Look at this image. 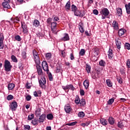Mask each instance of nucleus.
Returning a JSON list of instances; mask_svg holds the SVG:
<instances>
[{
  "mask_svg": "<svg viewBox=\"0 0 130 130\" xmlns=\"http://www.w3.org/2000/svg\"><path fill=\"white\" fill-rule=\"evenodd\" d=\"M32 54L35 60V62L36 64L37 72L38 73V76H44L43 71H42V69H41V66H40V58L39 57V54L36 50H34L32 51Z\"/></svg>",
  "mask_w": 130,
  "mask_h": 130,
  "instance_id": "obj_1",
  "label": "nucleus"
},
{
  "mask_svg": "<svg viewBox=\"0 0 130 130\" xmlns=\"http://www.w3.org/2000/svg\"><path fill=\"white\" fill-rule=\"evenodd\" d=\"M100 13L102 15V19L103 20L106 19V18L108 17V15L110 14L109 10H108V9L107 8L101 9Z\"/></svg>",
  "mask_w": 130,
  "mask_h": 130,
  "instance_id": "obj_2",
  "label": "nucleus"
},
{
  "mask_svg": "<svg viewBox=\"0 0 130 130\" xmlns=\"http://www.w3.org/2000/svg\"><path fill=\"white\" fill-rule=\"evenodd\" d=\"M4 68L6 72H11L13 66L11 64V62L8 60H5L4 62Z\"/></svg>",
  "mask_w": 130,
  "mask_h": 130,
  "instance_id": "obj_3",
  "label": "nucleus"
},
{
  "mask_svg": "<svg viewBox=\"0 0 130 130\" xmlns=\"http://www.w3.org/2000/svg\"><path fill=\"white\" fill-rule=\"evenodd\" d=\"M39 83L40 87L42 88V89H46V85H45V84H46V79L45 78V77H42L41 79L39 80Z\"/></svg>",
  "mask_w": 130,
  "mask_h": 130,
  "instance_id": "obj_4",
  "label": "nucleus"
},
{
  "mask_svg": "<svg viewBox=\"0 0 130 130\" xmlns=\"http://www.w3.org/2000/svg\"><path fill=\"white\" fill-rule=\"evenodd\" d=\"M74 13L75 16H77V17H80L81 18H82V17H84L85 15H86V11H79L76 10Z\"/></svg>",
  "mask_w": 130,
  "mask_h": 130,
  "instance_id": "obj_5",
  "label": "nucleus"
},
{
  "mask_svg": "<svg viewBox=\"0 0 130 130\" xmlns=\"http://www.w3.org/2000/svg\"><path fill=\"white\" fill-rule=\"evenodd\" d=\"M9 107L12 111H16L17 108L18 107L17 102H12L9 106Z\"/></svg>",
  "mask_w": 130,
  "mask_h": 130,
  "instance_id": "obj_6",
  "label": "nucleus"
},
{
  "mask_svg": "<svg viewBox=\"0 0 130 130\" xmlns=\"http://www.w3.org/2000/svg\"><path fill=\"white\" fill-rule=\"evenodd\" d=\"M42 67L45 72H47V74H48L49 72V69L48 68V64H47V62L46 61H43L42 62Z\"/></svg>",
  "mask_w": 130,
  "mask_h": 130,
  "instance_id": "obj_7",
  "label": "nucleus"
},
{
  "mask_svg": "<svg viewBox=\"0 0 130 130\" xmlns=\"http://www.w3.org/2000/svg\"><path fill=\"white\" fill-rule=\"evenodd\" d=\"M10 0H4V2L2 4V6L4 9H7V10L11 8L10 6Z\"/></svg>",
  "mask_w": 130,
  "mask_h": 130,
  "instance_id": "obj_8",
  "label": "nucleus"
},
{
  "mask_svg": "<svg viewBox=\"0 0 130 130\" xmlns=\"http://www.w3.org/2000/svg\"><path fill=\"white\" fill-rule=\"evenodd\" d=\"M56 27H57V23L55 22H51V31L53 33H54L56 31Z\"/></svg>",
  "mask_w": 130,
  "mask_h": 130,
  "instance_id": "obj_9",
  "label": "nucleus"
},
{
  "mask_svg": "<svg viewBox=\"0 0 130 130\" xmlns=\"http://www.w3.org/2000/svg\"><path fill=\"white\" fill-rule=\"evenodd\" d=\"M4 35L0 33V49H4Z\"/></svg>",
  "mask_w": 130,
  "mask_h": 130,
  "instance_id": "obj_10",
  "label": "nucleus"
},
{
  "mask_svg": "<svg viewBox=\"0 0 130 130\" xmlns=\"http://www.w3.org/2000/svg\"><path fill=\"white\" fill-rule=\"evenodd\" d=\"M21 27L23 29V33L26 34L28 32V27L27 26L25 22H21Z\"/></svg>",
  "mask_w": 130,
  "mask_h": 130,
  "instance_id": "obj_11",
  "label": "nucleus"
},
{
  "mask_svg": "<svg viewBox=\"0 0 130 130\" xmlns=\"http://www.w3.org/2000/svg\"><path fill=\"white\" fill-rule=\"evenodd\" d=\"M108 55L109 59H112L113 58V50L111 49H109L108 51Z\"/></svg>",
  "mask_w": 130,
  "mask_h": 130,
  "instance_id": "obj_12",
  "label": "nucleus"
},
{
  "mask_svg": "<svg viewBox=\"0 0 130 130\" xmlns=\"http://www.w3.org/2000/svg\"><path fill=\"white\" fill-rule=\"evenodd\" d=\"M119 40V39L118 38L115 39L116 45L117 49H120V48H121V42Z\"/></svg>",
  "mask_w": 130,
  "mask_h": 130,
  "instance_id": "obj_13",
  "label": "nucleus"
},
{
  "mask_svg": "<svg viewBox=\"0 0 130 130\" xmlns=\"http://www.w3.org/2000/svg\"><path fill=\"white\" fill-rule=\"evenodd\" d=\"M46 118V115L44 114H43L41 115L39 118L38 121L40 123L43 122L44 120H45V118Z\"/></svg>",
  "mask_w": 130,
  "mask_h": 130,
  "instance_id": "obj_14",
  "label": "nucleus"
},
{
  "mask_svg": "<svg viewBox=\"0 0 130 130\" xmlns=\"http://www.w3.org/2000/svg\"><path fill=\"white\" fill-rule=\"evenodd\" d=\"M62 41H68L70 40V37L69 36V34H64V37L61 39Z\"/></svg>",
  "mask_w": 130,
  "mask_h": 130,
  "instance_id": "obj_15",
  "label": "nucleus"
},
{
  "mask_svg": "<svg viewBox=\"0 0 130 130\" xmlns=\"http://www.w3.org/2000/svg\"><path fill=\"white\" fill-rule=\"evenodd\" d=\"M64 110L67 113H70L72 111V107L69 105L64 107Z\"/></svg>",
  "mask_w": 130,
  "mask_h": 130,
  "instance_id": "obj_16",
  "label": "nucleus"
},
{
  "mask_svg": "<svg viewBox=\"0 0 130 130\" xmlns=\"http://www.w3.org/2000/svg\"><path fill=\"white\" fill-rule=\"evenodd\" d=\"M126 32V30L124 29H120L118 31V35L120 37V36H122Z\"/></svg>",
  "mask_w": 130,
  "mask_h": 130,
  "instance_id": "obj_17",
  "label": "nucleus"
},
{
  "mask_svg": "<svg viewBox=\"0 0 130 130\" xmlns=\"http://www.w3.org/2000/svg\"><path fill=\"white\" fill-rule=\"evenodd\" d=\"M92 50L95 56H98V55H99V49H98V48L94 47L92 48Z\"/></svg>",
  "mask_w": 130,
  "mask_h": 130,
  "instance_id": "obj_18",
  "label": "nucleus"
},
{
  "mask_svg": "<svg viewBox=\"0 0 130 130\" xmlns=\"http://www.w3.org/2000/svg\"><path fill=\"white\" fill-rule=\"evenodd\" d=\"M125 7L126 9L127 14L129 15L130 14V3H129L128 4H125Z\"/></svg>",
  "mask_w": 130,
  "mask_h": 130,
  "instance_id": "obj_19",
  "label": "nucleus"
},
{
  "mask_svg": "<svg viewBox=\"0 0 130 130\" xmlns=\"http://www.w3.org/2000/svg\"><path fill=\"white\" fill-rule=\"evenodd\" d=\"M112 27H113L114 29L115 30H118V23L116 21H114L112 23Z\"/></svg>",
  "mask_w": 130,
  "mask_h": 130,
  "instance_id": "obj_20",
  "label": "nucleus"
},
{
  "mask_svg": "<svg viewBox=\"0 0 130 130\" xmlns=\"http://www.w3.org/2000/svg\"><path fill=\"white\" fill-rule=\"evenodd\" d=\"M90 84V82H89V80H85L83 82V85L85 88V89H88L89 88V85Z\"/></svg>",
  "mask_w": 130,
  "mask_h": 130,
  "instance_id": "obj_21",
  "label": "nucleus"
},
{
  "mask_svg": "<svg viewBox=\"0 0 130 130\" xmlns=\"http://www.w3.org/2000/svg\"><path fill=\"white\" fill-rule=\"evenodd\" d=\"M108 121H109V123H110V124H111V125H113V124H114V122H115V120H114V118H113L112 117H110L109 118Z\"/></svg>",
  "mask_w": 130,
  "mask_h": 130,
  "instance_id": "obj_22",
  "label": "nucleus"
},
{
  "mask_svg": "<svg viewBox=\"0 0 130 130\" xmlns=\"http://www.w3.org/2000/svg\"><path fill=\"white\" fill-rule=\"evenodd\" d=\"M65 9L67 11H70L71 10V2H67L65 6Z\"/></svg>",
  "mask_w": 130,
  "mask_h": 130,
  "instance_id": "obj_23",
  "label": "nucleus"
},
{
  "mask_svg": "<svg viewBox=\"0 0 130 130\" xmlns=\"http://www.w3.org/2000/svg\"><path fill=\"white\" fill-rule=\"evenodd\" d=\"M100 122L103 125H107V120H106V119H101Z\"/></svg>",
  "mask_w": 130,
  "mask_h": 130,
  "instance_id": "obj_24",
  "label": "nucleus"
},
{
  "mask_svg": "<svg viewBox=\"0 0 130 130\" xmlns=\"http://www.w3.org/2000/svg\"><path fill=\"white\" fill-rule=\"evenodd\" d=\"M15 88V84L14 83H9L8 86V89L9 90H13Z\"/></svg>",
  "mask_w": 130,
  "mask_h": 130,
  "instance_id": "obj_25",
  "label": "nucleus"
},
{
  "mask_svg": "<svg viewBox=\"0 0 130 130\" xmlns=\"http://www.w3.org/2000/svg\"><path fill=\"white\" fill-rule=\"evenodd\" d=\"M40 24V22H39V21H38V20L35 19L34 21L33 25L34 26H35V27H39Z\"/></svg>",
  "mask_w": 130,
  "mask_h": 130,
  "instance_id": "obj_26",
  "label": "nucleus"
},
{
  "mask_svg": "<svg viewBox=\"0 0 130 130\" xmlns=\"http://www.w3.org/2000/svg\"><path fill=\"white\" fill-rule=\"evenodd\" d=\"M79 104L80 106L83 107L86 105V101H85V99H82L80 100V102L79 103Z\"/></svg>",
  "mask_w": 130,
  "mask_h": 130,
  "instance_id": "obj_27",
  "label": "nucleus"
},
{
  "mask_svg": "<svg viewBox=\"0 0 130 130\" xmlns=\"http://www.w3.org/2000/svg\"><path fill=\"white\" fill-rule=\"evenodd\" d=\"M117 14L118 16H121L122 15V10L120 8H118L116 9Z\"/></svg>",
  "mask_w": 130,
  "mask_h": 130,
  "instance_id": "obj_28",
  "label": "nucleus"
},
{
  "mask_svg": "<svg viewBox=\"0 0 130 130\" xmlns=\"http://www.w3.org/2000/svg\"><path fill=\"white\" fill-rule=\"evenodd\" d=\"M90 123H91V121H88L84 123H82L81 124V126H83V127H85V126H88V125H89Z\"/></svg>",
  "mask_w": 130,
  "mask_h": 130,
  "instance_id": "obj_29",
  "label": "nucleus"
},
{
  "mask_svg": "<svg viewBox=\"0 0 130 130\" xmlns=\"http://www.w3.org/2000/svg\"><path fill=\"white\" fill-rule=\"evenodd\" d=\"M86 71L87 72L88 74L91 73V67H90V65L86 64Z\"/></svg>",
  "mask_w": 130,
  "mask_h": 130,
  "instance_id": "obj_30",
  "label": "nucleus"
},
{
  "mask_svg": "<svg viewBox=\"0 0 130 130\" xmlns=\"http://www.w3.org/2000/svg\"><path fill=\"white\" fill-rule=\"evenodd\" d=\"M47 118L49 120H52L53 119V115L52 114H48L47 115Z\"/></svg>",
  "mask_w": 130,
  "mask_h": 130,
  "instance_id": "obj_31",
  "label": "nucleus"
},
{
  "mask_svg": "<svg viewBox=\"0 0 130 130\" xmlns=\"http://www.w3.org/2000/svg\"><path fill=\"white\" fill-rule=\"evenodd\" d=\"M11 59L13 62H18V59H17V57H16L14 55L11 56Z\"/></svg>",
  "mask_w": 130,
  "mask_h": 130,
  "instance_id": "obj_32",
  "label": "nucleus"
},
{
  "mask_svg": "<svg viewBox=\"0 0 130 130\" xmlns=\"http://www.w3.org/2000/svg\"><path fill=\"white\" fill-rule=\"evenodd\" d=\"M71 9H72V12H74V13H75L76 11L78 10V8H77V6H75V5H72Z\"/></svg>",
  "mask_w": 130,
  "mask_h": 130,
  "instance_id": "obj_33",
  "label": "nucleus"
},
{
  "mask_svg": "<svg viewBox=\"0 0 130 130\" xmlns=\"http://www.w3.org/2000/svg\"><path fill=\"white\" fill-rule=\"evenodd\" d=\"M47 74H48L49 81H53V77H52V74H51V73L48 72V73H47Z\"/></svg>",
  "mask_w": 130,
  "mask_h": 130,
  "instance_id": "obj_34",
  "label": "nucleus"
},
{
  "mask_svg": "<svg viewBox=\"0 0 130 130\" xmlns=\"http://www.w3.org/2000/svg\"><path fill=\"white\" fill-rule=\"evenodd\" d=\"M107 85L108 87H112V83H111V81L109 79H107L106 80Z\"/></svg>",
  "mask_w": 130,
  "mask_h": 130,
  "instance_id": "obj_35",
  "label": "nucleus"
},
{
  "mask_svg": "<svg viewBox=\"0 0 130 130\" xmlns=\"http://www.w3.org/2000/svg\"><path fill=\"white\" fill-rule=\"evenodd\" d=\"M79 31H80V32H81V33H84V32H85V30H84V27H83L82 25H79Z\"/></svg>",
  "mask_w": 130,
  "mask_h": 130,
  "instance_id": "obj_36",
  "label": "nucleus"
},
{
  "mask_svg": "<svg viewBox=\"0 0 130 130\" xmlns=\"http://www.w3.org/2000/svg\"><path fill=\"white\" fill-rule=\"evenodd\" d=\"M85 53H86L85 49H82L79 52V55H81V56H83V55H85Z\"/></svg>",
  "mask_w": 130,
  "mask_h": 130,
  "instance_id": "obj_37",
  "label": "nucleus"
},
{
  "mask_svg": "<svg viewBox=\"0 0 130 130\" xmlns=\"http://www.w3.org/2000/svg\"><path fill=\"white\" fill-rule=\"evenodd\" d=\"M113 102H114V99H113V98L110 99L108 101V104L109 105H112Z\"/></svg>",
  "mask_w": 130,
  "mask_h": 130,
  "instance_id": "obj_38",
  "label": "nucleus"
},
{
  "mask_svg": "<svg viewBox=\"0 0 130 130\" xmlns=\"http://www.w3.org/2000/svg\"><path fill=\"white\" fill-rule=\"evenodd\" d=\"M52 18H53V21H54V22H57V21H59V17H58V16L53 15Z\"/></svg>",
  "mask_w": 130,
  "mask_h": 130,
  "instance_id": "obj_39",
  "label": "nucleus"
},
{
  "mask_svg": "<svg viewBox=\"0 0 130 130\" xmlns=\"http://www.w3.org/2000/svg\"><path fill=\"white\" fill-rule=\"evenodd\" d=\"M68 89L72 90V91H75V87L72 84L68 85Z\"/></svg>",
  "mask_w": 130,
  "mask_h": 130,
  "instance_id": "obj_40",
  "label": "nucleus"
},
{
  "mask_svg": "<svg viewBox=\"0 0 130 130\" xmlns=\"http://www.w3.org/2000/svg\"><path fill=\"white\" fill-rule=\"evenodd\" d=\"M77 123H78V122L75 121V122L67 123L66 124V125H69V126H73V125H76Z\"/></svg>",
  "mask_w": 130,
  "mask_h": 130,
  "instance_id": "obj_41",
  "label": "nucleus"
},
{
  "mask_svg": "<svg viewBox=\"0 0 130 130\" xmlns=\"http://www.w3.org/2000/svg\"><path fill=\"white\" fill-rule=\"evenodd\" d=\"M99 64L101 67H105V66L106 64V63H105V61H104V60H102L99 62Z\"/></svg>",
  "mask_w": 130,
  "mask_h": 130,
  "instance_id": "obj_42",
  "label": "nucleus"
},
{
  "mask_svg": "<svg viewBox=\"0 0 130 130\" xmlns=\"http://www.w3.org/2000/svg\"><path fill=\"white\" fill-rule=\"evenodd\" d=\"M7 99L8 101L13 100V99H14V96H13L12 94H9L7 96Z\"/></svg>",
  "mask_w": 130,
  "mask_h": 130,
  "instance_id": "obj_43",
  "label": "nucleus"
},
{
  "mask_svg": "<svg viewBox=\"0 0 130 130\" xmlns=\"http://www.w3.org/2000/svg\"><path fill=\"white\" fill-rule=\"evenodd\" d=\"M124 48L125 49H127L128 50H129L130 49V44L128 43H126L124 46Z\"/></svg>",
  "mask_w": 130,
  "mask_h": 130,
  "instance_id": "obj_44",
  "label": "nucleus"
},
{
  "mask_svg": "<svg viewBox=\"0 0 130 130\" xmlns=\"http://www.w3.org/2000/svg\"><path fill=\"white\" fill-rule=\"evenodd\" d=\"M51 53H47L46 54V58H47V59H50V58H51Z\"/></svg>",
  "mask_w": 130,
  "mask_h": 130,
  "instance_id": "obj_45",
  "label": "nucleus"
},
{
  "mask_svg": "<svg viewBox=\"0 0 130 130\" xmlns=\"http://www.w3.org/2000/svg\"><path fill=\"white\" fill-rule=\"evenodd\" d=\"M34 118V114H31V115H29L28 116V120H32Z\"/></svg>",
  "mask_w": 130,
  "mask_h": 130,
  "instance_id": "obj_46",
  "label": "nucleus"
},
{
  "mask_svg": "<svg viewBox=\"0 0 130 130\" xmlns=\"http://www.w3.org/2000/svg\"><path fill=\"white\" fill-rule=\"evenodd\" d=\"M25 87L26 89H31V87H32V85H31V84L29 83V82H27L25 84Z\"/></svg>",
  "mask_w": 130,
  "mask_h": 130,
  "instance_id": "obj_47",
  "label": "nucleus"
},
{
  "mask_svg": "<svg viewBox=\"0 0 130 130\" xmlns=\"http://www.w3.org/2000/svg\"><path fill=\"white\" fill-rule=\"evenodd\" d=\"M81 100H80V98L77 97L76 98L75 100V103L76 104H77V105H79V104H80Z\"/></svg>",
  "mask_w": 130,
  "mask_h": 130,
  "instance_id": "obj_48",
  "label": "nucleus"
},
{
  "mask_svg": "<svg viewBox=\"0 0 130 130\" xmlns=\"http://www.w3.org/2000/svg\"><path fill=\"white\" fill-rule=\"evenodd\" d=\"M31 122L34 125H37L38 124V120L35 119Z\"/></svg>",
  "mask_w": 130,
  "mask_h": 130,
  "instance_id": "obj_49",
  "label": "nucleus"
},
{
  "mask_svg": "<svg viewBox=\"0 0 130 130\" xmlns=\"http://www.w3.org/2000/svg\"><path fill=\"white\" fill-rule=\"evenodd\" d=\"M11 20L12 21V22H13L14 23H17L18 22L20 21V19H19V18H11Z\"/></svg>",
  "mask_w": 130,
  "mask_h": 130,
  "instance_id": "obj_50",
  "label": "nucleus"
},
{
  "mask_svg": "<svg viewBox=\"0 0 130 130\" xmlns=\"http://www.w3.org/2000/svg\"><path fill=\"white\" fill-rule=\"evenodd\" d=\"M79 117H84L85 116V113L83 112H80L78 113Z\"/></svg>",
  "mask_w": 130,
  "mask_h": 130,
  "instance_id": "obj_51",
  "label": "nucleus"
},
{
  "mask_svg": "<svg viewBox=\"0 0 130 130\" xmlns=\"http://www.w3.org/2000/svg\"><path fill=\"white\" fill-rule=\"evenodd\" d=\"M118 127H120V128H122L123 127V123H122V122H118Z\"/></svg>",
  "mask_w": 130,
  "mask_h": 130,
  "instance_id": "obj_52",
  "label": "nucleus"
},
{
  "mask_svg": "<svg viewBox=\"0 0 130 130\" xmlns=\"http://www.w3.org/2000/svg\"><path fill=\"white\" fill-rule=\"evenodd\" d=\"M26 52L25 51H22V57L23 58H26V57H27V55H26Z\"/></svg>",
  "mask_w": 130,
  "mask_h": 130,
  "instance_id": "obj_53",
  "label": "nucleus"
},
{
  "mask_svg": "<svg viewBox=\"0 0 130 130\" xmlns=\"http://www.w3.org/2000/svg\"><path fill=\"white\" fill-rule=\"evenodd\" d=\"M51 21H52V18H48L47 20V24H48L49 25H50V24H51Z\"/></svg>",
  "mask_w": 130,
  "mask_h": 130,
  "instance_id": "obj_54",
  "label": "nucleus"
},
{
  "mask_svg": "<svg viewBox=\"0 0 130 130\" xmlns=\"http://www.w3.org/2000/svg\"><path fill=\"white\" fill-rule=\"evenodd\" d=\"M24 129H30L31 127H30V126L29 125H24Z\"/></svg>",
  "mask_w": 130,
  "mask_h": 130,
  "instance_id": "obj_55",
  "label": "nucleus"
},
{
  "mask_svg": "<svg viewBox=\"0 0 130 130\" xmlns=\"http://www.w3.org/2000/svg\"><path fill=\"white\" fill-rule=\"evenodd\" d=\"M31 98H32V97L31 96V95H28L26 96L25 99L27 101H30V100H31Z\"/></svg>",
  "mask_w": 130,
  "mask_h": 130,
  "instance_id": "obj_56",
  "label": "nucleus"
},
{
  "mask_svg": "<svg viewBox=\"0 0 130 130\" xmlns=\"http://www.w3.org/2000/svg\"><path fill=\"white\" fill-rule=\"evenodd\" d=\"M126 66H127V67L128 68V69H130V60H129V59H128L127 60V61H126Z\"/></svg>",
  "mask_w": 130,
  "mask_h": 130,
  "instance_id": "obj_57",
  "label": "nucleus"
},
{
  "mask_svg": "<svg viewBox=\"0 0 130 130\" xmlns=\"http://www.w3.org/2000/svg\"><path fill=\"white\" fill-rule=\"evenodd\" d=\"M93 13L94 14V15H98L99 14V12L98 11V10H97V9H94L93 10Z\"/></svg>",
  "mask_w": 130,
  "mask_h": 130,
  "instance_id": "obj_58",
  "label": "nucleus"
},
{
  "mask_svg": "<svg viewBox=\"0 0 130 130\" xmlns=\"http://www.w3.org/2000/svg\"><path fill=\"white\" fill-rule=\"evenodd\" d=\"M15 39L17 41H21V37L20 36H16L15 37Z\"/></svg>",
  "mask_w": 130,
  "mask_h": 130,
  "instance_id": "obj_59",
  "label": "nucleus"
},
{
  "mask_svg": "<svg viewBox=\"0 0 130 130\" xmlns=\"http://www.w3.org/2000/svg\"><path fill=\"white\" fill-rule=\"evenodd\" d=\"M80 93L81 96H84V95H85V91H84L83 89H80Z\"/></svg>",
  "mask_w": 130,
  "mask_h": 130,
  "instance_id": "obj_60",
  "label": "nucleus"
},
{
  "mask_svg": "<svg viewBox=\"0 0 130 130\" xmlns=\"http://www.w3.org/2000/svg\"><path fill=\"white\" fill-rule=\"evenodd\" d=\"M62 89H63V90H64V91H66V90H69V86L68 85L67 86H62Z\"/></svg>",
  "mask_w": 130,
  "mask_h": 130,
  "instance_id": "obj_61",
  "label": "nucleus"
},
{
  "mask_svg": "<svg viewBox=\"0 0 130 130\" xmlns=\"http://www.w3.org/2000/svg\"><path fill=\"white\" fill-rule=\"evenodd\" d=\"M70 59H71V60H74V59H75V57L74 56V54L71 53L70 54Z\"/></svg>",
  "mask_w": 130,
  "mask_h": 130,
  "instance_id": "obj_62",
  "label": "nucleus"
},
{
  "mask_svg": "<svg viewBox=\"0 0 130 130\" xmlns=\"http://www.w3.org/2000/svg\"><path fill=\"white\" fill-rule=\"evenodd\" d=\"M117 81L118 82V83H119V84H122V79L119 78H117Z\"/></svg>",
  "mask_w": 130,
  "mask_h": 130,
  "instance_id": "obj_63",
  "label": "nucleus"
},
{
  "mask_svg": "<svg viewBox=\"0 0 130 130\" xmlns=\"http://www.w3.org/2000/svg\"><path fill=\"white\" fill-rule=\"evenodd\" d=\"M35 113L36 114V115H40V111L39 110H36L35 112Z\"/></svg>",
  "mask_w": 130,
  "mask_h": 130,
  "instance_id": "obj_64",
  "label": "nucleus"
}]
</instances>
